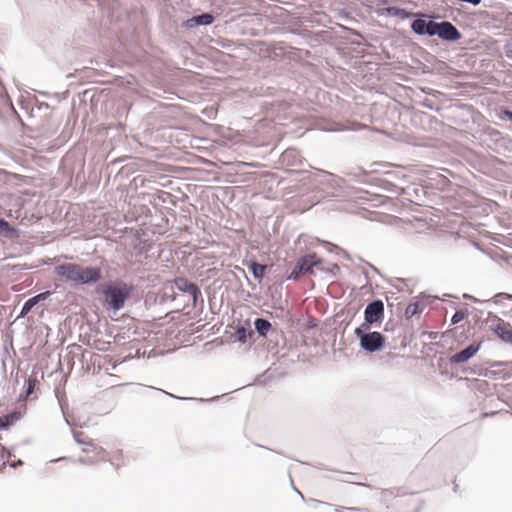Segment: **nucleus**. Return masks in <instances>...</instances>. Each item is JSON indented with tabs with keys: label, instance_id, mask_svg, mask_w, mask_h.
Returning a JSON list of instances; mask_svg holds the SVG:
<instances>
[{
	"label": "nucleus",
	"instance_id": "obj_1",
	"mask_svg": "<svg viewBox=\"0 0 512 512\" xmlns=\"http://www.w3.org/2000/svg\"><path fill=\"white\" fill-rule=\"evenodd\" d=\"M135 290L133 284L121 279L114 281L100 282L94 288V294L101 296L102 305L114 313L125 307L126 301L132 297Z\"/></svg>",
	"mask_w": 512,
	"mask_h": 512
},
{
	"label": "nucleus",
	"instance_id": "obj_2",
	"mask_svg": "<svg viewBox=\"0 0 512 512\" xmlns=\"http://www.w3.org/2000/svg\"><path fill=\"white\" fill-rule=\"evenodd\" d=\"M191 311L192 309L188 305H185L182 310L172 311L171 319L179 324L174 339L177 344L183 347L192 346V322L188 323Z\"/></svg>",
	"mask_w": 512,
	"mask_h": 512
},
{
	"label": "nucleus",
	"instance_id": "obj_3",
	"mask_svg": "<svg viewBox=\"0 0 512 512\" xmlns=\"http://www.w3.org/2000/svg\"><path fill=\"white\" fill-rule=\"evenodd\" d=\"M175 300L176 295L174 287L170 286L158 291H149L144 298V304L147 309H154L155 311L163 312L160 308Z\"/></svg>",
	"mask_w": 512,
	"mask_h": 512
},
{
	"label": "nucleus",
	"instance_id": "obj_4",
	"mask_svg": "<svg viewBox=\"0 0 512 512\" xmlns=\"http://www.w3.org/2000/svg\"><path fill=\"white\" fill-rule=\"evenodd\" d=\"M81 265L76 263H62L55 266V274L60 280L70 284L71 288H78L80 282Z\"/></svg>",
	"mask_w": 512,
	"mask_h": 512
},
{
	"label": "nucleus",
	"instance_id": "obj_5",
	"mask_svg": "<svg viewBox=\"0 0 512 512\" xmlns=\"http://www.w3.org/2000/svg\"><path fill=\"white\" fill-rule=\"evenodd\" d=\"M384 343L385 337L377 331L367 332L366 334L360 335L359 338L360 347L370 353L381 350Z\"/></svg>",
	"mask_w": 512,
	"mask_h": 512
},
{
	"label": "nucleus",
	"instance_id": "obj_6",
	"mask_svg": "<svg viewBox=\"0 0 512 512\" xmlns=\"http://www.w3.org/2000/svg\"><path fill=\"white\" fill-rule=\"evenodd\" d=\"M413 32H458L449 22L437 24L434 22L426 23L425 20L417 19L412 23Z\"/></svg>",
	"mask_w": 512,
	"mask_h": 512
},
{
	"label": "nucleus",
	"instance_id": "obj_7",
	"mask_svg": "<svg viewBox=\"0 0 512 512\" xmlns=\"http://www.w3.org/2000/svg\"><path fill=\"white\" fill-rule=\"evenodd\" d=\"M102 279L103 271L100 266H81L79 287L97 285Z\"/></svg>",
	"mask_w": 512,
	"mask_h": 512
},
{
	"label": "nucleus",
	"instance_id": "obj_8",
	"mask_svg": "<svg viewBox=\"0 0 512 512\" xmlns=\"http://www.w3.org/2000/svg\"><path fill=\"white\" fill-rule=\"evenodd\" d=\"M384 316V304L381 300L370 302L364 310V320L368 323L379 322Z\"/></svg>",
	"mask_w": 512,
	"mask_h": 512
},
{
	"label": "nucleus",
	"instance_id": "obj_9",
	"mask_svg": "<svg viewBox=\"0 0 512 512\" xmlns=\"http://www.w3.org/2000/svg\"><path fill=\"white\" fill-rule=\"evenodd\" d=\"M481 343H472L463 350L455 353L450 358L451 364H461L470 360L479 351Z\"/></svg>",
	"mask_w": 512,
	"mask_h": 512
},
{
	"label": "nucleus",
	"instance_id": "obj_10",
	"mask_svg": "<svg viewBox=\"0 0 512 512\" xmlns=\"http://www.w3.org/2000/svg\"><path fill=\"white\" fill-rule=\"evenodd\" d=\"M52 295L51 291H43L29 299H27L20 310L17 319L24 318L37 304L47 300Z\"/></svg>",
	"mask_w": 512,
	"mask_h": 512
},
{
	"label": "nucleus",
	"instance_id": "obj_11",
	"mask_svg": "<svg viewBox=\"0 0 512 512\" xmlns=\"http://www.w3.org/2000/svg\"><path fill=\"white\" fill-rule=\"evenodd\" d=\"M21 231L13 226L5 218L0 217V237L8 240H16L20 237Z\"/></svg>",
	"mask_w": 512,
	"mask_h": 512
},
{
	"label": "nucleus",
	"instance_id": "obj_12",
	"mask_svg": "<svg viewBox=\"0 0 512 512\" xmlns=\"http://www.w3.org/2000/svg\"><path fill=\"white\" fill-rule=\"evenodd\" d=\"M318 262L319 260L315 253L304 255L297 261L298 265L301 266L304 274H312L313 267L316 266Z\"/></svg>",
	"mask_w": 512,
	"mask_h": 512
},
{
	"label": "nucleus",
	"instance_id": "obj_13",
	"mask_svg": "<svg viewBox=\"0 0 512 512\" xmlns=\"http://www.w3.org/2000/svg\"><path fill=\"white\" fill-rule=\"evenodd\" d=\"M21 418V413L17 410H13L2 417H0L1 430H6L14 425Z\"/></svg>",
	"mask_w": 512,
	"mask_h": 512
},
{
	"label": "nucleus",
	"instance_id": "obj_14",
	"mask_svg": "<svg viewBox=\"0 0 512 512\" xmlns=\"http://www.w3.org/2000/svg\"><path fill=\"white\" fill-rule=\"evenodd\" d=\"M191 219V213H190V210L189 209H183L181 208L180 209V212H179V216L178 218L176 219V221L179 223V226H178V229L180 230H184L188 233L189 230H190V226L188 224V222L190 221Z\"/></svg>",
	"mask_w": 512,
	"mask_h": 512
},
{
	"label": "nucleus",
	"instance_id": "obj_15",
	"mask_svg": "<svg viewBox=\"0 0 512 512\" xmlns=\"http://www.w3.org/2000/svg\"><path fill=\"white\" fill-rule=\"evenodd\" d=\"M174 286L181 292L192 296V281L184 277H176L173 280Z\"/></svg>",
	"mask_w": 512,
	"mask_h": 512
},
{
	"label": "nucleus",
	"instance_id": "obj_16",
	"mask_svg": "<svg viewBox=\"0 0 512 512\" xmlns=\"http://www.w3.org/2000/svg\"><path fill=\"white\" fill-rule=\"evenodd\" d=\"M494 332L497 336L506 343L512 344V329L508 328L506 325H497L494 328Z\"/></svg>",
	"mask_w": 512,
	"mask_h": 512
},
{
	"label": "nucleus",
	"instance_id": "obj_17",
	"mask_svg": "<svg viewBox=\"0 0 512 512\" xmlns=\"http://www.w3.org/2000/svg\"><path fill=\"white\" fill-rule=\"evenodd\" d=\"M254 327L260 336L266 337L271 329V323L265 318H257L254 322Z\"/></svg>",
	"mask_w": 512,
	"mask_h": 512
},
{
	"label": "nucleus",
	"instance_id": "obj_18",
	"mask_svg": "<svg viewBox=\"0 0 512 512\" xmlns=\"http://www.w3.org/2000/svg\"><path fill=\"white\" fill-rule=\"evenodd\" d=\"M72 435L75 442L79 445H87L96 448V444L92 439L85 437L84 432L72 430Z\"/></svg>",
	"mask_w": 512,
	"mask_h": 512
},
{
	"label": "nucleus",
	"instance_id": "obj_19",
	"mask_svg": "<svg viewBox=\"0 0 512 512\" xmlns=\"http://www.w3.org/2000/svg\"><path fill=\"white\" fill-rule=\"evenodd\" d=\"M253 335V331L249 328H246L243 325H238L236 327V337L237 340L241 343H245L249 337Z\"/></svg>",
	"mask_w": 512,
	"mask_h": 512
},
{
	"label": "nucleus",
	"instance_id": "obj_20",
	"mask_svg": "<svg viewBox=\"0 0 512 512\" xmlns=\"http://www.w3.org/2000/svg\"><path fill=\"white\" fill-rule=\"evenodd\" d=\"M150 247L151 245L146 240H142L140 238H137L133 245L135 252L139 255L146 254Z\"/></svg>",
	"mask_w": 512,
	"mask_h": 512
},
{
	"label": "nucleus",
	"instance_id": "obj_21",
	"mask_svg": "<svg viewBox=\"0 0 512 512\" xmlns=\"http://www.w3.org/2000/svg\"><path fill=\"white\" fill-rule=\"evenodd\" d=\"M38 383L36 378H28L25 381V390L24 393L20 395V399L26 398L34 393L35 386Z\"/></svg>",
	"mask_w": 512,
	"mask_h": 512
},
{
	"label": "nucleus",
	"instance_id": "obj_22",
	"mask_svg": "<svg viewBox=\"0 0 512 512\" xmlns=\"http://www.w3.org/2000/svg\"><path fill=\"white\" fill-rule=\"evenodd\" d=\"M265 269V265L259 264L257 262H252L250 265L251 273L257 280H261L263 278Z\"/></svg>",
	"mask_w": 512,
	"mask_h": 512
},
{
	"label": "nucleus",
	"instance_id": "obj_23",
	"mask_svg": "<svg viewBox=\"0 0 512 512\" xmlns=\"http://www.w3.org/2000/svg\"><path fill=\"white\" fill-rule=\"evenodd\" d=\"M314 177L315 178L319 177L321 183H327L330 186H334V184H333L334 176L327 171L317 170V172L314 174Z\"/></svg>",
	"mask_w": 512,
	"mask_h": 512
},
{
	"label": "nucleus",
	"instance_id": "obj_24",
	"mask_svg": "<svg viewBox=\"0 0 512 512\" xmlns=\"http://www.w3.org/2000/svg\"><path fill=\"white\" fill-rule=\"evenodd\" d=\"M192 254V246L190 245V242H186L181 247L178 248L176 251V255L178 258L185 259L186 257H189Z\"/></svg>",
	"mask_w": 512,
	"mask_h": 512
},
{
	"label": "nucleus",
	"instance_id": "obj_25",
	"mask_svg": "<svg viewBox=\"0 0 512 512\" xmlns=\"http://www.w3.org/2000/svg\"><path fill=\"white\" fill-rule=\"evenodd\" d=\"M420 312V305L418 302L410 303L405 309L406 318H411Z\"/></svg>",
	"mask_w": 512,
	"mask_h": 512
},
{
	"label": "nucleus",
	"instance_id": "obj_26",
	"mask_svg": "<svg viewBox=\"0 0 512 512\" xmlns=\"http://www.w3.org/2000/svg\"><path fill=\"white\" fill-rule=\"evenodd\" d=\"M213 22V16L211 14H203L200 16L194 17V24L197 25H207Z\"/></svg>",
	"mask_w": 512,
	"mask_h": 512
},
{
	"label": "nucleus",
	"instance_id": "obj_27",
	"mask_svg": "<svg viewBox=\"0 0 512 512\" xmlns=\"http://www.w3.org/2000/svg\"><path fill=\"white\" fill-rule=\"evenodd\" d=\"M301 274H304V272L302 271L301 266L296 263L291 273L287 276V280L298 281Z\"/></svg>",
	"mask_w": 512,
	"mask_h": 512
},
{
	"label": "nucleus",
	"instance_id": "obj_28",
	"mask_svg": "<svg viewBox=\"0 0 512 512\" xmlns=\"http://www.w3.org/2000/svg\"><path fill=\"white\" fill-rule=\"evenodd\" d=\"M13 456H14L13 448H7L0 444V461H2L4 458H11Z\"/></svg>",
	"mask_w": 512,
	"mask_h": 512
},
{
	"label": "nucleus",
	"instance_id": "obj_29",
	"mask_svg": "<svg viewBox=\"0 0 512 512\" xmlns=\"http://www.w3.org/2000/svg\"><path fill=\"white\" fill-rule=\"evenodd\" d=\"M8 268L11 272H13L15 274V273L22 272L25 270H30L33 267L30 265H27V264H14V265H9Z\"/></svg>",
	"mask_w": 512,
	"mask_h": 512
},
{
	"label": "nucleus",
	"instance_id": "obj_30",
	"mask_svg": "<svg viewBox=\"0 0 512 512\" xmlns=\"http://www.w3.org/2000/svg\"><path fill=\"white\" fill-rule=\"evenodd\" d=\"M197 110L201 111L208 119L215 118L217 114V110L214 107H205V108H197Z\"/></svg>",
	"mask_w": 512,
	"mask_h": 512
},
{
	"label": "nucleus",
	"instance_id": "obj_31",
	"mask_svg": "<svg viewBox=\"0 0 512 512\" xmlns=\"http://www.w3.org/2000/svg\"><path fill=\"white\" fill-rule=\"evenodd\" d=\"M373 323H368V322H364L362 323L359 327H357L354 331L355 335L360 338V335H363V334H366L370 328V326L372 325Z\"/></svg>",
	"mask_w": 512,
	"mask_h": 512
},
{
	"label": "nucleus",
	"instance_id": "obj_32",
	"mask_svg": "<svg viewBox=\"0 0 512 512\" xmlns=\"http://www.w3.org/2000/svg\"><path fill=\"white\" fill-rule=\"evenodd\" d=\"M428 35L433 36L434 34H428ZM437 35L439 38H441L445 41L453 42V41H457L458 39H460L462 34H437Z\"/></svg>",
	"mask_w": 512,
	"mask_h": 512
},
{
	"label": "nucleus",
	"instance_id": "obj_33",
	"mask_svg": "<svg viewBox=\"0 0 512 512\" xmlns=\"http://www.w3.org/2000/svg\"><path fill=\"white\" fill-rule=\"evenodd\" d=\"M152 388H153L154 390H157V391H159V392L163 393L164 395H166V396H168V397H170V398H172V399L181 400V401H190V400H192V397H180V396H177V395L172 394V393H170V392H167V391H165V390H163V389L154 388V387H152Z\"/></svg>",
	"mask_w": 512,
	"mask_h": 512
},
{
	"label": "nucleus",
	"instance_id": "obj_34",
	"mask_svg": "<svg viewBox=\"0 0 512 512\" xmlns=\"http://www.w3.org/2000/svg\"><path fill=\"white\" fill-rule=\"evenodd\" d=\"M466 316H467L466 311H463V310L456 311L451 318V322H452V324H457V323L461 322Z\"/></svg>",
	"mask_w": 512,
	"mask_h": 512
},
{
	"label": "nucleus",
	"instance_id": "obj_35",
	"mask_svg": "<svg viewBox=\"0 0 512 512\" xmlns=\"http://www.w3.org/2000/svg\"><path fill=\"white\" fill-rule=\"evenodd\" d=\"M109 345H110V342H106L104 340L98 339V340L94 341V348L99 351H107Z\"/></svg>",
	"mask_w": 512,
	"mask_h": 512
},
{
	"label": "nucleus",
	"instance_id": "obj_36",
	"mask_svg": "<svg viewBox=\"0 0 512 512\" xmlns=\"http://www.w3.org/2000/svg\"><path fill=\"white\" fill-rule=\"evenodd\" d=\"M80 464H83V465H95L97 463L96 460H94L93 458H90V457H80L78 460H77Z\"/></svg>",
	"mask_w": 512,
	"mask_h": 512
},
{
	"label": "nucleus",
	"instance_id": "obj_37",
	"mask_svg": "<svg viewBox=\"0 0 512 512\" xmlns=\"http://www.w3.org/2000/svg\"><path fill=\"white\" fill-rule=\"evenodd\" d=\"M23 465H24V462L21 459H17V460H13V461L8 462V466L10 468H13V469L21 467Z\"/></svg>",
	"mask_w": 512,
	"mask_h": 512
},
{
	"label": "nucleus",
	"instance_id": "obj_38",
	"mask_svg": "<svg viewBox=\"0 0 512 512\" xmlns=\"http://www.w3.org/2000/svg\"><path fill=\"white\" fill-rule=\"evenodd\" d=\"M193 162H194V171H196V170L199 169L197 167V165L200 164V163H204L205 161H204V159L201 156L194 155Z\"/></svg>",
	"mask_w": 512,
	"mask_h": 512
},
{
	"label": "nucleus",
	"instance_id": "obj_39",
	"mask_svg": "<svg viewBox=\"0 0 512 512\" xmlns=\"http://www.w3.org/2000/svg\"><path fill=\"white\" fill-rule=\"evenodd\" d=\"M503 116L505 119L512 121V111L508 109L503 110Z\"/></svg>",
	"mask_w": 512,
	"mask_h": 512
},
{
	"label": "nucleus",
	"instance_id": "obj_40",
	"mask_svg": "<svg viewBox=\"0 0 512 512\" xmlns=\"http://www.w3.org/2000/svg\"><path fill=\"white\" fill-rule=\"evenodd\" d=\"M59 405H60V408H61V411L63 413V416H64V420L65 422L67 423V425L71 426V423L69 422L68 418L66 417L65 415V410H64V406L61 402H59Z\"/></svg>",
	"mask_w": 512,
	"mask_h": 512
},
{
	"label": "nucleus",
	"instance_id": "obj_41",
	"mask_svg": "<svg viewBox=\"0 0 512 512\" xmlns=\"http://www.w3.org/2000/svg\"><path fill=\"white\" fill-rule=\"evenodd\" d=\"M217 398H218L217 396H216V397H212V398H210V399H204V398H196V397H194V398H193V401H198V402L214 401V400H216Z\"/></svg>",
	"mask_w": 512,
	"mask_h": 512
},
{
	"label": "nucleus",
	"instance_id": "obj_42",
	"mask_svg": "<svg viewBox=\"0 0 512 512\" xmlns=\"http://www.w3.org/2000/svg\"><path fill=\"white\" fill-rule=\"evenodd\" d=\"M200 294V290L199 288L194 285V307L196 306V301H197V295Z\"/></svg>",
	"mask_w": 512,
	"mask_h": 512
},
{
	"label": "nucleus",
	"instance_id": "obj_43",
	"mask_svg": "<svg viewBox=\"0 0 512 512\" xmlns=\"http://www.w3.org/2000/svg\"><path fill=\"white\" fill-rule=\"evenodd\" d=\"M506 53L509 58H512V42L508 44Z\"/></svg>",
	"mask_w": 512,
	"mask_h": 512
},
{
	"label": "nucleus",
	"instance_id": "obj_44",
	"mask_svg": "<svg viewBox=\"0 0 512 512\" xmlns=\"http://www.w3.org/2000/svg\"><path fill=\"white\" fill-rule=\"evenodd\" d=\"M67 459H68L67 457L63 456V457H60L58 459L53 460V462L64 461V460H67Z\"/></svg>",
	"mask_w": 512,
	"mask_h": 512
},
{
	"label": "nucleus",
	"instance_id": "obj_45",
	"mask_svg": "<svg viewBox=\"0 0 512 512\" xmlns=\"http://www.w3.org/2000/svg\"><path fill=\"white\" fill-rule=\"evenodd\" d=\"M294 490L297 492V494H299V496L301 497V499H304L303 494H302L298 489H296V488L294 487Z\"/></svg>",
	"mask_w": 512,
	"mask_h": 512
},
{
	"label": "nucleus",
	"instance_id": "obj_46",
	"mask_svg": "<svg viewBox=\"0 0 512 512\" xmlns=\"http://www.w3.org/2000/svg\"><path fill=\"white\" fill-rule=\"evenodd\" d=\"M292 153H293V151H286L284 155H285V157H288V156H290Z\"/></svg>",
	"mask_w": 512,
	"mask_h": 512
},
{
	"label": "nucleus",
	"instance_id": "obj_47",
	"mask_svg": "<svg viewBox=\"0 0 512 512\" xmlns=\"http://www.w3.org/2000/svg\"><path fill=\"white\" fill-rule=\"evenodd\" d=\"M193 149H194V150H200V149H201V147H200V146H198V145H196V144L194 143Z\"/></svg>",
	"mask_w": 512,
	"mask_h": 512
},
{
	"label": "nucleus",
	"instance_id": "obj_48",
	"mask_svg": "<svg viewBox=\"0 0 512 512\" xmlns=\"http://www.w3.org/2000/svg\"><path fill=\"white\" fill-rule=\"evenodd\" d=\"M482 385H486V382H485V381H481V382H480V384H479V388H480Z\"/></svg>",
	"mask_w": 512,
	"mask_h": 512
},
{
	"label": "nucleus",
	"instance_id": "obj_49",
	"mask_svg": "<svg viewBox=\"0 0 512 512\" xmlns=\"http://www.w3.org/2000/svg\"><path fill=\"white\" fill-rule=\"evenodd\" d=\"M197 77H198V74L194 73V76H193L194 81L197 79Z\"/></svg>",
	"mask_w": 512,
	"mask_h": 512
},
{
	"label": "nucleus",
	"instance_id": "obj_50",
	"mask_svg": "<svg viewBox=\"0 0 512 512\" xmlns=\"http://www.w3.org/2000/svg\"><path fill=\"white\" fill-rule=\"evenodd\" d=\"M507 298H512V295L507 294Z\"/></svg>",
	"mask_w": 512,
	"mask_h": 512
}]
</instances>
